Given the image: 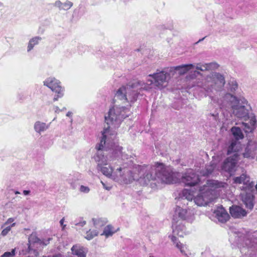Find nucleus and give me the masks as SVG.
Returning <instances> with one entry per match:
<instances>
[{"mask_svg":"<svg viewBox=\"0 0 257 257\" xmlns=\"http://www.w3.org/2000/svg\"><path fill=\"white\" fill-rule=\"evenodd\" d=\"M63 222H64V219H63V218H62V219L60 221V224H61L62 225H63Z\"/></svg>","mask_w":257,"mask_h":257,"instance_id":"nucleus-47","label":"nucleus"},{"mask_svg":"<svg viewBox=\"0 0 257 257\" xmlns=\"http://www.w3.org/2000/svg\"><path fill=\"white\" fill-rule=\"evenodd\" d=\"M171 240L174 242V243L176 244V247L180 249L182 254L187 255L185 250V249H187L186 245H183L180 242H178L177 238L175 236H172L171 237Z\"/></svg>","mask_w":257,"mask_h":257,"instance_id":"nucleus-25","label":"nucleus"},{"mask_svg":"<svg viewBox=\"0 0 257 257\" xmlns=\"http://www.w3.org/2000/svg\"><path fill=\"white\" fill-rule=\"evenodd\" d=\"M44 85L49 87L56 94L53 98L54 101L58 100L59 98L64 95V88L60 85V82L53 77H49L44 81Z\"/></svg>","mask_w":257,"mask_h":257,"instance_id":"nucleus-7","label":"nucleus"},{"mask_svg":"<svg viewBox=\"0 0 257 257\" xmlns=\"http://www.w3.org/2000/svg\"><path fill=\"white\" fill-rule=\"evenodd\" d=\"M52 238H49L47 240H42V243H41V244H43V245H47L48 244H49V241L50 240H51Z\"/></svg>","mask_w":257,"mask_h":257,"instance_id":"nucleus-40","label":"nucleus"},{"mask_svg":"<svg viewBox=\"0 0 257 257\" xmlns=\"http://www.w3.org/2000/svg\"><path fill=\"white\" fill-rule=\"evenodd\" d=\"M67 182L68 183H69L73 189H75L76 185H75V182L78 180V177H76L73 175H70L68 179H67Z\"/></svg>","mask_w":257,"mask_h":257,"instance_id":"nucleus-33","label":"nucleus"},{"mask_svg":"<svg viewBox=\"0 0 257 257\" xmlns=\"http://www.w3.org/2000/svg\"><path fill=\"white\" fill-rule=\"evenodd\" d=\"M73 6V3L70 1H67L62 4V10L67 11Z\"/></svg>","mask_w":257,"mask_h":257,"instance_id":"nucleus-35","label":"nucleus"},{"mask_svg":"<svg viewBox=\"0 0 257 257\" xmlns=\"http://www.w3.org/2000/svg\"><path fill=\"white\" fill-rule=\"evenodd\" d=\"M249 119L248 122L242 123V127L246 133L252 132L257 125V121L254 115H251Z\"/></svg>","mask_w":257,"mask_h":257,"instance_id":"nucleus-13","label":"nucleus"},{"mask_svg":"<svg viewBox=\"0 0 257 257\" xmlns=\"http://www.w3.org/2000/svg\"><path fill=\"white\" fill-rule=\"evenodd\" d=\"M224 183L216 180H208L206 184L201 186L199 193L194 197V201L198 206L207 205L216 199L219 195V189L223 187Z\"/></svg>","mask_w":257,"mask_h":257,"instance_id":"nucleus-2","label":"nucleus"},{"mask_svg":"<svg viewBox=\"0 0 257 257\" xmlns=\"http://www.w3.org/2000/svg\"><path fill=\"white\" fill-rule=\"evenodd\" d=\"M233 182L236 184L242 183L243 186L240 187L242 190H249L253 186V182L249 181V177L244 174L234 178Z\"/></svg>","mask_w":257,"mask_h":257,"instance_id":"nucleus-11","label":"nucleus"},{"mask_svg":"<svg viewBox=\"0 0 257 257\" xmlns=\"http://www.w3.org/2000/svg\"><path fill=\"white\" fill-rule=\"evenodd\" d=\"M214 65L215 64L213 63H206L204 64L199 63L197 65L196 68L197 70L205 71L211 69Z\"/></svg>","mask_w":257,"mask_h":257,"instance_id":"nucleus-30","label":"nucleus"},{"mask_svg":"<svg viewBox=\"0 0 257 257\" xmlns=\"http://www.w3.org/2000/svg\"><path fill=\"white\" fill-rule=\"evenodd\" d=\"M172 76L170 68H166L162 71L158 72L157 70L156 73L149 75L148 76L152 77L153 80H148V81H150L151 84L153 83L156 86L161 89L167 86L168 81Z\"/></svg>","mask_w":257,"mask_h":257,"instance_id":"nucleus-6","label":"nucleus"},{"mask_svg":"<svg viewBox=\"0 0 257 257\" xmlns=\"http://www.w3.org/2000/svg\"><path fill=\"white\" fill-rule=\"evenodd\" d=\"M15 225V223H13L11 225L6 227L2 230L1 235L3 236H6L11 230L12 227L14 226Z\"/></svg>","mask_w":257,"mask_h":257,"instance_id":"nucleus-37","label":"nucleus"},{"mask_svg":"<svg viewBox=\"0 0 257 257\" xmlns=\"http://www.w3.org/2000/svg\"><path fill=\"white\" fill-rule=\"evenodd\" d=\"M63 3L60 1H57L54 3V6L58 7L59 10H62Z\"/></svg>","mask_w":257,"mask_h":257,"instance_id":"nucleus-39","label":"nucleus"},{"mask_svg":"<svg viewBox=\"0 0 257 257\" xmlns=\"http://www.w3.org/2000/svg\"><path fill=\"white\" fill-rule=\"evenodd\" d=\"M240 149V143L237 141H232L227 149V155H230L232 153H233V154H238Z\"/></svg>","mask_w":257,"mask_h":257,"instance_id":"nucleus-21","label":"nucleus"},{"mask_svg":"<svg viewBox=\"0 0 257 257\" xmlns=\"http://www.w3.org/2000/svg\"><path fill=\"white\" fill-rule=\"evenodd\" d=\"M256 148V145L254 142L249 141L248 142L247 145L245 149V152L243 154L244 158H250L252 157L254 155L253 152Z\"/></svg>","mask_w":257,"mask_h":257,"instance_id":"nucleus-18","label":"nucleus"},{"mask_svg":"<svg viewBox=\"0 0 257 257\" xmlns=\"http://www.w3.org/2000/svg\"><path fill=\"white\" fill-rule=\"evenodd\" d=\"M224 100L227 102L228 107L231 109L235 116L239 118H243L245 120L247 118H249V112L250 107L245 98H243L239 100L235 96L228 93L225 95Z\"/></svg>","mask_w":257,"mask_h":257,"instance_id":"nucleus-3","label":"nucleus"},{"mask_svg":"<svg viewBox=\"0 0 257 257\" xmlns=\"http://www.w3.org/2000/svg\"><path fill=\"white\" fill-rule=\"evenodd\" d=\"M176 222L177 221H176ZM173 232L175 235H177L180 237H183L184 231L186 230L185 227L183 225L178 224L177 225L175 221L173 222L172 223Z\"/></svg>","mask_w":257,"mask_h":257,"instance_id":"nucleus-20","label":"nucleus"},{"mask_svg":"<svg viewBox=\"0 0 257 257\" xmlns=\"http://www.w3.org/2000/svg\"><path fill=\"white\" fill-rule=\"evenodd\" d=\"M214 213L218 221L222 223L225 222L229 217L228 214L222 207H218Z\"/></svg>","mask_w":257,"mask_h":257,"instance_id":"nucleus-15","label":"nucleus"},{"mask_svg":"<svg viewBox=\"0 0 257 257\" xmlns=\"http://www.w3.org/2000/svg\"><path fill=\"white\" fill-rule=\"evenodd\" d=\"M193 213L191 209L183 208L179 206H177L175 210L173 220L176 221V216H178L182 220H189L193 215Z\"/></svg>","mask_w":257,"mask_h":257,"instance_id":"nucleus-10","label":"nucleus"},{"mask_svg":"<svg viewBox=\"0 0 257 257\" xmlns=\"http://www.w3.org/2000/svg\"><path fill=\"white\" fill-rule=\"evenodd\" d=\"M79 191L83 193H88L90 191V188L88 186L81 185L79 188Z\"/></svg>","mask_w":257,"mask_h":257,"instance_id":"nucleus-38","label":"nucleus"},{"mask_svg":"<svg viewBox=\"0 0 257 257\" xmlns=\"http://www.w3.org/2000/svg\"><path fill=\"white\" fill-rule=\"evenodd\" d=\"M235 240L241 251L246 255H253L257 250V230L252 233L239 232L235 235Z\"/></svg>","mask_w":257,"mask_h":257,"instance_id":"nucleus-4","label":"nucleus"},{"mask_svg":"<svg viewBox=\"0 0 257 257\" xmlns=\"http://www.w3.org/2000/svg\"><path fill=\"white\" fill-rule=\"evenodd\" d=\"M225 83L223 75L219 73L213 72L207 75L202 82L197 83V87H200L208 93L215 91H220Z\"/></svg>","mask_w":257,"mask_h":257,"instance_id":"nucleus-5","label":"nucleus"},{"mask_svg":"<svg viewBox=\"0 0 257 257\" xmlns=\"http://www.w3.org/2000/svg\"><path fill=\"white\" fill-rule=\"evenodd\" d=\"M102 185H103V187H104V188H105L106 190H110L111 189V187L110 186H106L105 183H104L102 181L101 182Z\"/></svg>","mask_w":257,"mask_h":257,"instance_id":"nucleus-42","label":"nucleus"},{"mask_svg":"<svg viewBox=\"0 0 257 257\" xmlns=\"http://www.w3.org/2000/svg\"><path fill=\"white\" fill-rule=\"evenodd\" d=\"M71 251L73 254L78 257H86L88 249L80 245L76 244L72 247Z\"/></svg>","mask_w":257,"mask_h":257,"instance_id":"nucleus-16","label":"nucleus"},{"mask_svg":"<svg viewBox=\"0 0 257 257\" xmlns=\"http://www.w3.org/2000/svg\"><path fill=\"white\" fill-rule=\"evenodd\" d=\"M219 105H221V106H222V107H223V106H224L223 105H222L221 104H219Z\"/></svg>","mask_w":257,"mask_h":257,"instance_id":"nucleus-51","label":"nucleus"},{"mask_svg":"<svg viewBox=\"0 0 257 257\" xmlns=\"http://www.w3.org/2000/svg\"><path fill=\"white\" fill-rule=\"evenodd\" d=\"M149 257H154V256H152V255H150Z\"/></svg>","mask_w":257,"mask_h":257,"instance_id":"nucleus-52","label":"nucleus"},{"mask_svg":"<svg viewBox=\"0 0 257 257\" xmlns=\"http://www.w3.org/2000/svg\"><path fill=\"white\" fill-rule=\"evenodd\" d=\"M15 194H20V192L18 191H15Z\"/></svg>","mask_w":257,"mask_h":257,"instance_id":"nucleus-49","label":"nucleus"},{"mask_svg":"<svg viewBox=\"0 0 257 257\" xmlns=\"http://www.w3.org/2000/svg\"><path fill=\"white\" fill-rule=\"evenodd\" d=\"M215 168V164L211 162L209 165H206L205 168L200 171V174L203 176H207L211 174Z\"/></svg>","mask_w":257,"mask_h":257,"instance_id":"nucleus-24","label":"nucleus"},{"mask_svg":"<svg viewBox=\"0 0 257 257\" xmlns=\"http://www.w3.org/2000/svg\"><path fill=\"white\" fill-rule=\"evenodd\" d=\"M92 221L94 227L96 228H99L105 225L107 220L105 218H93Z\"/></svg>","mask_w":257,"mask_h":257,"instance_id":"nucleus-26","label":"nucleus"},{"mask_svg":"<svg viewBox=\"0 0 257 257\" xmlns=\"http://www.w3.org/2000/svg\"><path fill=\"white\" fill-rule=\"evenodd\" d=\"M42 40V38L39 36L35 37L31 39L29 42L28 46V51L29 52L32 50L34 47L38 44L39 42Z\"/></svg>","mask_w":257,"mask_h":257,"instance_id":"nucleus-28","label":"nucleus"},{"mask_svg":"<svg viewBox=\"0 0 257 257\" xmlns=\"http://www.w3.org/2000/svg\"><path fill=\"white\" fill-rule=\"evenodd\" d=\"M30 191H29V190H24V191H23V194L25 195H28L30 194Z\"/></svg>","mask_w":257,"mask_h":257,"instance_id":"nucleus-44","label":"nucleus"},{"mask_svg":"<svg viewBox=\"0 0 257 257\" xmlns=\"http://www.w3.org/2000/svg\"><path fill=\"white\" fill-rule=\"evenodd\" d=\"M14 221V219L13 218H9L7 221L5 223V225L9 224L11 223H12Z\"/></svg>","mask_w":257,"mask_h":257,"instance_id":"nucleus-41","label":"nucleus"},{"mask_svg":"<svg viewBox=\"0 0 257 257\" xmlns=\"http://www.w3.org/2000/svg\"><path fill=\"white\" fill-rule=\"evenodd\" d=\"M141 85L140 82L132 83L120 87L115 94V101L120 100L122 103H128L127 106L114 105L110 108L105 115V122L107 125L102 133V137L99 144L95 146L97 152L94 159L97 163V169L105 176L118 181H122L130 183L133 181H138L142 185H148L151 181H157L158 183L173 184L178 181L177 174L170 168L166 167L162 163H156L154 166H138V174H133L130 169L119 166L115 168V164L113 162L107 167L108 160L105 156L103 151L111 146L112 155L115 159L121 156L122 159L125 158L122 153V147L116 145L113 141L116 136L114 130L118 127L123 120L130 114L131 103L137 100L139 92V87Z\"/></svg>","mask_w":257,"mask_h":257,"instance_id":"nucleus-1","label":"nucleus"},{"mask_svg":"<svg viewBox=\"0 0 257 257\" xmlns=\"http://www.w3.org/2000/svg\"><path fill=\"white\" fill-rule=\"evenodd\" d=\"M49 126V125L45 122L37 121L35 123L34 128L37 133L41 134L42 132L46 131Z\"/></svg>","mask_w":257,"mask_h":257,"instance_id":"nucleus-22","label":"nucleus"},{"mask_svg":"<svg viewBox=\"0 0 257 257\" xmlns=\"http://www.w3.org/2000/svg\"><path fill=\"white\" fill-rule=\"evenodd\" d=\"M180 195L182 199L191 201L194 197L195 192L191 189H184Z\"/></svg>","mask_w":257,"mask_h":257,"instance_id":"nucleus-23","label":"nucleus"},{"mask_svg":"<svg viewBox=\"0 0 257 257\" xmlns=\"http://www.w3.org/2000/svg\"><path fill=\"white\" fill-rule=\"evenodd\" d=\"M55 112H59L60 111V109L58 106H55L54 108Z\"/></svg>","mask_w":257,"mask_h":257,"instance_id":"nucleus-45","label":"nucleus"},{"mask_svg":"<svg viewBox=\"0 0 257 257\" xmlns=\"http://www.w3.org/2000/svg\"><path fill=\"white\" fill-rule=\"evenodd\" d=\"M204 38H202V39H200V40L197 42V43H199V42H200L202 41L203 40H204Z\"/></svg>","mask_w":257,"mask_h":257,"instance_id":"nucleus-50","label":"nucleus"},{"mask_svg":"<svg viewBox=\"0 0 257 257\" xmlns=\"http://www.w3.org/2000/svg\"><path fill=\"white\" fill-rule=\"evenodd\" d=\"M228 89L231 92H234L237 89L238 87L237 82L234 80L230 81L228 83Z\"/></svg>","mask_w":257,"mask_h":257,"instance_id":"nucleus-34","label":"nucleus"},{"mask_svg":"<svg viewBox=\"0 0 257 257\" xmlns=\"http://www.w3.org/2000/svg\"><path fill=\"white\" fill-rule=\"evenodd\" d=\"M38 247V245H28L27 248L26 250L23 249L22 253L25 255L28 254L27 257H37L39 255Z\"/></svg>","mask_w":257,"mask_h":257,"instance_id":"nucleus-17","label":"nucleus"},{"mask_svg":"<svg viewBox=\"0 0 257 257\" xmlns=\"http://www.w3.org/2000/svg\"><path fill=\"white\" fill-rule=\"evenodd\" d=\"M42 241L36 235V233H32L29 237V243L28 245L34 244V245H41Z\"/></svg>","mask_w":257,"mask_h":257,"instance_id":"nucleus-27","label":"nucleus"},{"mask_svg":"<svg viewBox=\"0 0 257 257\" xmlns=\"http://www.w3.org/2000/svg\"><path fill=\"white\" fill-rule=\"evenodd\" d=\"M229 211L231 215L235 218H241L247 214V212L245 209L237 205H233L230 207Z\"/></svg>","mask_w":257,"mask_h":257,"instance_id":"nucleus-12","label":"nucleus"},{"mask_svg":"<svg viewBox=\"0 0 257 257\" xmlns=\"http://www.w3.org/2000/svg\"><path fill=\"white\" fill-rule=\"evenodd\" d=\"M181 181L185 186L193 187L198 184L200 178L199 175L193 170L189 169L183 174Z\"/></svg>","mask_w":257,"mask_h":257,"instance_id":"nucleus-8","label":"nucleus"},{"mask_svg":"<svg viewBox=\"0 0 257 257\" xmlns=\"http://www.w3.org/2000/svg\"><path fill=\"white\" fill-rule=\"evenodd\" d=\"M16 254V248L13 249L11 251L5 252L0 257H13Z\"/></svg>","mask_w":257,"mask_h":257,"instance_id":"nucleus-36","label":"nucleus"},{"mask_svg":"<svg viewBox=\"0 0 257 257\" xmlns=\"http://www.w3.org/2000/svg\"><path fill=\"white\" fill-rule=\"evenodd\" d=\"M113 227L111 225H107L104 229L101 235H105L106 237L112 236L115 231H113Z\"/></svg>","mask_w":257,"mask_h":257,"instance_id":"nucleus-31","label":"nucleus"},{"mask_svg":"<svg viewBox=\"0 0 257 257\" xmlns=\"http://www.w3.org/2000/svg\"><path fill=\"white\" fill-rule=\"evenodd\" d=\"M196 74H200V73L199 71H194V74L196 75Z\"/></svg>","mask_w":257,"mask_h":257,"instance_id":"nucleus-48","label":"nucleus"},{"mask_svg":"<svg viewBox=\"0 0 257 257\" xmlns=\"http://www.w3.org/2000/svg\"><path fill=\"white\" fill-rule=\"evenodd\" d=\"M238 154L236 153L226 158L221 166L222 169L229 173L233 172L238 160Z\"/></svg>","mask_w":257,"mask_h":257,"instance_id":"nucleus-9","label":"nucleus"},{"mask_svg":"<svg viewBox=\"0 0 257 257\" xmlns=\"http://www.w3.org/2000/svg\"><path fill=\"white\" fill-rule=\"evenodd\" d=\"M85 224H86V221H83L82 222H80L78 223H77L76 225L79 224L81 226H83Z\"/></svg>","mask_w":257,"mask_h":257,"instance_id":"nucleus-43","label":"nucleus"},{"mask_svg":"<svg viewBox=\"0 0 257 257\" xmlns=\"http://www.w3.org/2000/svg\"><path fill=\"white\" fill-rule=\"evenodd\" d=\"M254 196L251 193H246L242 197V201L246 208L251 210L254 206Z\"/></svg>","mask_w":257,"mask_h":257,"instance_id":"nucleus-19","label":"nucleus"},{"mask_svg":"<svg viewBox=\"0 0 257 257\" xmlns=\"http://www.w3.org/2000/svg\"><path fill=\"white\" fill-rule=\"evenodd\" d=\"M232 135L235 137L236 141L241 139L243 138L241 129L239 127H233L231 129Z\"/></svg>","mask_w":257,"mask_h":257,"instance_id":"nucleus-29","label":"nucleus"},{"mask_svg":"<svg viewBox=\"0 0 257 257\" xmlns=\"http://www.w3.org/2000/svg\"><path fill=\"white\" fill-rule=\"evenodd\" d=\"M71 115H72V112H70V111H68V112H67V113L66 114V115H67V116H69H69H71Z\"/></svg>","mask_w":257,"mask_h":257,"instance_id":"nucleus-46","label":"nucleus"},{"mask_svg":"<svg viewBox=\"0 0 257 257\" xmlns=\"http://www.w3.org/2000/svg\"><path fill=\"white\" fill-rule=\"evenodd\" d=\"M194 66L193 64H186L176 67H170V70L172 72V75H174L176 71H179L180 74H184L186 73L188 70L193 68Z\"/></svg>","mask_w":257,"mask_h":257,"instance_id":"nucleus-14","label":"nucleus"},{"mask_svg":"<svg viewBox=\"0 0 257 257\" xmlns=\"http://www.w3.org/2000/svg\"><path fill=\"white\" fill-rule=\"evenodd\" d=\"M98 233V231L96 230H91V229H89L86 232V235L85 236V238L87 240H91L93 237L97 236Z\"/></svg>","mask_w":257,"mask_h":257,"instance_id":"nucleus-32","label":"nucleus"}]
</instances>
